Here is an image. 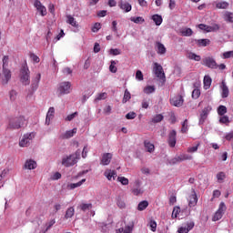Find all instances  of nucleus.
Masks as SVG:
<instances>
[{
	"instance_id": "obj_1",
	"label": "nucleus",
	"mask_w": 233,
	"mask_h": 233,
	"mask_svg": "<svg viewBox=\"0 0 233 233\" xmlns=\"http://www.w3.org/2000/svg\"><path fill=\"white\" fill-rule=\"evenodd\" d=\"M81 156V151L77 150L76 151V153L64 157L62 158V165L63 167H66V168H68L69 167H74V165H76L77 163V159H79Z\"/></svg>"
},
{
	"instance_id": "obj_2",
	"label": "nucleus",
	"mask_w": 233,
	"mask_h": 233,
	"mask_svg": "<svg viewBox=\"0 0 233 233\" xmlns=\"http://www.w3.org/2000/svg\"><path fill=\"white\" fill-rule=\"evenodd\" d=\"M20 81L25 86L30 85V69L26 64H24L20 69Z\"/></svg>"
},
{
	"instance_id": "obj_3",
	"label": "nucleus",
	"mask_w": 233,
	"mask_h": 233,
	"mask_svg": "<svg viewBox=\"0 0 233 233\" xmlns=\"http://www.w3.org/2000/svg\"><path fill=\"white\" fill-rule=\"evenodd\" d=\"M24 125H25V117L23 116L11 117L9 119V124L7 128H10L11 130H18V128H21V127Z\"/></svg>"
},
{
	"instance_id": "obj_4",
	"label": "nucleus",
	"mask_w": 233,
	"mask_h": 233,
	"mask_svg": "<svg viewBox=\"0 0 233 233\" xmlns=\"http://www.w3.org/2000/svg\"><path fill=\"white\" fill-rule=\"evenodd\" d=\"M34 137H35V133L34 132L25 134L19 141V147H30V143H32Z\"/></svg>"
},
{
	"instance_id": "obj_5",
	"label": "nucleus",
	"mask_w": 233,
	"mask_h": 233,
	"mask_svg": "<svg viewBox=\"0 0 233 233\" xmlns=\"http://www.w3.org/2000/svg\"><path fill=\"white\" fill-rule=\"evenodd\" d=\"M153 72L156 76L160 79V81H162V83H165L167 81L165 72L163 71V66H161V65H159L158 63L154 64Z\"/></svg>"
},
{
	"instance_id": "obj_6",
	"label": "nucleus",
	"mask_w": 233,
	"mask_h": 233,
	"mask_svg": "<svg viewBox=\"0 0 233 233\" xmlns=\"http://www.w3.org/2000/svg\"><path fill=\"white\" fill-rule=\"evenodd\" d=\"M192 159V156L182 154L178 157H176L169 160V165H177V163H181V161H190Z\"/></svg>"
},
{
	"instance_id": "obj_7",
	"label": "nucleus",
	"mask_w": 233,
	"mask_h": 233,
	"mask_svg": "<svg viewBox=\"0 0 233 233\" xmlns=\"http://www.w3.org/2000/svg\"><path fill=\"white\" fill-rule=\"evenodd\" d=\"M41 81V73H37L32 79L30 94H34L39 88V82Z\"/></svg>"
},
{
	"instance_id": "obj_8",
	"label": "nucleus",
	"mask_w": 233,
	"mask_h": 233,
	"mask_svg": "<svg viewBox=\"0 0 233 233\" xmlns=\"http://www.w3.org/2000/svg\"><path fill=\"white\" fill-rule=\"evenodd\" d=\"M2 84L8 85V81L12 79V72L8 68H3V73L1 76Z\"/></svg>"
},
{
	"instance_id": "obj_9",
	"label": "nucleus",
	"mask_w": 233,
	"mask_h": 233,
	"mask_svg": "<svg viewBox=\"0 0 233 233\" xmlns=\"http://www.w3.org/2000/svg\"><path fill=\"white\" fill-rule=\"evenodd\" d=\"M70 82H62L59 85L58 92L60 96H63L65 94H70Z\"/></svg>"
},
{
	"instance_id": "obj_10",
	"label": "nucleus",
	"mask_w": 233,
	"mask_h": 233,
	"mask_svg": "<svg viewBox=\"0 0 233 233\" xmlns=\"http://www.w3.org/2000/svg\"><path fill=\"white\" fill-rule=\"evenodd\" d=\"M202 65L208 66V68H218V63H216V60L210 56L204 58L202 60Z\"/></svg>"
},
{
	"instance_id": "obj_11",
	"label": "nucleus",
	"mask_w": 233,
	"mask_h": 233,
	"mask_svg": "<svg viewBox=\"0 0 233 233\" xmlns=\"http://www.w3.org/2000/svg\"><path fill=\"white\" fill-rule=\"evenodd\" d=\"M177 136V133L174 129L171 130L168 134L167 143H168L169 147H171V148H174V147H176Z\"/></svg>"
},
{
	"instance_id": "obj_12",
	"label": "nucleus",
	"mask_w": 233,
	"mask_h": 233,
	"mask_svg": "<svg viewBox=\"0 0 233 233\" xmlns=\"http://www.w3.org/2000/svg\"><path fill=\"white\" fill-rule=\"evenodd\" d=\"M195 223L194 221L187 222L186 226H182L178 228V233H188L192 228H194Z\"/></svg>"
},
{
	"instance_id": "obj_13",
	"label": "nucleus",
	"mask_w": 233,
	"mask_h": 233,
	"mask_svg": "<svg viewBox=\"0 0 233 233\" xmlns=\"http://www.w3.org/2000/svg\"><path fill=\"white\" fill-rule=\"evenodd\" d=\"M112 157H113L112 153H104L102 155L100 165H103L104 167L110 165V162L112 161Z\"/></svg>"
},
{
	"instance_id": "obj_14",
	"label": "nucleus",
	"mask_w": 233,
	"mask_h": 233,
	"mask_svg": "<svg viewBox=\"0 0 233 233\" xmlns=\"http://www.w3.org/2000/svg\"><path fill=\"white\" fill-rule=\"evenodd\" d=\"M210 110H212V107L208 106L205 107L201 114H200V118H199V125H203V123H205V121L207 120V117H208V113L210 112Z\"/></svg>"
},
{
	"instance_id": "obj_15",
	"label": "nucleus",
	"mask_w": 233,
	"mask_h": 233,
	"mask_svg": "<svg viewBox=\"0 0 233 233\" xmlns=\"http://www.w3.org/2000/svg\"><path fill=\"white\" fill-rule=\"evenodd\" d=\"M35 7L38 10V12H40V15H42L43 17L46 15V7H45V5L41 4V1H35Z\"/></svg>"
},
{
	"instance_id": "obj_16",
	"label": "nucleus",
	"mask_w": 233,
	"mask_h": 233,
	"mask_svg": "<svg viewBox=\"0 0 233 233\" xmlns=\"http://www.w3.org/2000/svg\"><path fill=\"white\" fill-rule=\"evenodd\" d=\"M118 6L121 8V10H124V12L128 13L132 10V5L128 2H125L123 0H120L118 2Z\"/></svg>"
},
{
	"instance_id": "obj_17",
	"label": "nucleus",
	"mask_w": 233,
	"mask_h": 233,
	"mask_svg": "<svg viewBox=\"0 0 233 233\" xmlns=\"http://www.w3.org/2000/svg\"><path fill=\"white\" fill-rule=\"evenodd\" d=\"M184 99L182 96H177L173 97L170 100L171 105H173V106H183V103H184Z\"/></svg>"
},
{
	"instance_id": "obj_18",
	"label": "nucleus",
	"mask_w": 233,
	"mask_h": 233,
	"mask_svg": "<svg viewBox=\"0 0 233 233\" xmlns=\"http://www.w3.org/2000/svg\"><path fill=\"white\" fill-rule=\"evenodd\" d=\"M220 89H221L222 99L227 98L228 96V95L230 94V91L228 90V86H227V83H225V81H222Z\"/></svg>"
},
{
	"instance_id": "obj_19",
	"label": "nucleus",
	"mask_w": 233,
	"mask_h": 233,
	"mask_svg": "<svg viewBox=\"0 0 233 233\" xmlns=\"http://www.w3.org/2000/svg\"><path fill=\"white\" fill-rule=\"evenodd\" d=\"M77 134V128H73L71 130L66 131L61 135L62 139H70V137H74V135Z\"/></svg>"
},
{
	"instance_id": "obj_20",
	"label": "nucleus",
	"mask_w": 233,
	"mask_h": 233,
	"mask_svg": "<svg viewBox=\"0 0 233 233\" xmlns=\"http://www.w3.org/2000/svg\"><path fill=\"white\" fill-rule=\"evenodd\" d=\"M27 170H35L37 168V163L32 159L26 160L24 166Z\"/></svg>"
},
{
	"instance_id": "obj_21",
	"label": "nucleus",
	"mask_w": 233,
	"mask_h": 233,
	"mask_svg": "<svg viewBox=\"0 0 233 233\" xmlns=\"http://www.w3.org/2000/svg\"><path fill=\"white\" fill-rule=\"evenodd\" d=\"M198 205V195L196 194V190L193 189V194L189 197V207H196Z\"/></svg>"
},
{
	"instance_id": "obj_22",
	"label": "nucleus",
	"mask_w": 233,
	"mask_h": 233,
	"mask_svg": "<svg viewBox=\"0 0 233 233\" xmlns=\"http://www.w3.org/2000/svg\"><path fill=\"white\" fill-rule=\"evenodd\" d=\"M156 48H157V54L160 56L167 54V47L161 42H156Z\"/></svg>"
},
{
	"instance_id": "obj_23",
	"label": "nucleus",
	"mask_w": 233,
	"mask_h": 233,
	"mask_svg": "<svg viewBox=\"0 0 233 233\" xmlns=\"http://www.w3.org/2000/svg\"><path fill=\"white\" fill-rule=\"evenodd\" d=\"M104 176H106L108 181H112V179H116V176H117V174L114 170L106 169Z\"/></svg>"
},
{
	"instance_id": "obj_24",
	"label": "nucleus",
	"mask_w": 233,
	"mask_h": 233,
	"mask_svg": "<svg viewBox=\"0 0 233 233\" xmlns=\"http://www.w3.org/2000/svg\"><path fill=\"white\" fill-rule=\"evenodd\" d=\"M180 34L184 37H190L192 35V34H194V31H192V28H190V27H184V28L180 29Z\"/></svg>"
},
{
	"instance_id": "obj_25",
	"label": "nucleus",
	"mask_w": 233,
	"mask_h": 233,
	"mask_svg": "<svg viewBox=\"0 0 233 233\" xmlns=\"http://www.w3.org/2000/svg\"><path fill=\"white\" fill-rule=\"evenodd\" d=\"M86 181V179L83 178L82 180H80L77 183L67 184V188H68V190H74V188H79V187H81V185H83V183H85Z\"/></svg>"
},
{
	"instance_id": "obj_26",
	"label": "nucleus",
	"mask_w": 233,
	"mask_h": 233,
	"mask_svg": "<svg viewBox=\"0 0 233 233\" xmlns=\"http://www.w3.org/2000/svg\"><path fill=\"white\" fill-rule=\"evenodd\" d=\"M66 23L68 25H71V26H74L75 28H77L79 26V25L77 24V21H76V18H74V16L67 15H66Z\"/></svg>"
},
{
	"instance_id": "obj_27",
	"label": "nucleus",
	"mask_w": 233,
	"mask_h": 233,
	"mask_svg": "<svg viewBox=\"0 0 233 233\" xmlns=\"http://www.w3.org/2000/svg\"><path fill=\"white\" fill-rule=\"evenodd\" d=\"M134 229V224H131L130 226H127L125 228H120L118 230H116V233H132V230Z\"/></svg>"
},
{
	"instance_id": "obj_28",
	"label": "nucleus",
	"mask_w": 233,
	"mask_h": 233,
	"mask_svg": "<svg viewBox=\"0 0 233 233\" xmlns=\"http://www.w3.org/2000/svg\"><path fill=\"white\" fill-rule=\"evenodd\" d=\"M198 46H208L210 45L209 39H195Z\"/></svg>"
},
{
	"instance_id": "obj_29",
	"label": "nucleus",
	"mask_w": 233,
	"mask_h": 233,
	"mask_svg": "<svg viewBox=\"0 0 233 233\" xmlns=\"http://www.w3.org/2000/svg\"><path fill=\"white\" fill-rule=\"evenodd\" d=\"M187 59H191L193 61H201V56L196 55L193 52H188L187 54Z\"/></svg>"
},
{
	"instance_id": "obj_30",
	"label": "nucleus",
	"mask_w": 233,
	"mask_h": 233,
	"mask_svg": "<svg viewBox=\"0 0 233 233\" xmlns=\"http://www.w3.org/2000/svg\"><path fill=\"white\" fill-rule=\"evenodd\" d=\"M212 85V78L208 76H204V88L205 90H208L210 88V86Z\"/></svg>"
},
{
	"instance_id": "obj_31",
	"label": "nucleus",
	"mask_w": 233,
	"mask_h": 233,
	"mask_svg": "<svg viewBox=\"0 0 233 233\" xmlns=\"http://www.w3.org/2000/svg\"><path fill=\"white\" fill-rule=\"evenodd\" d=\"M144 145H145V148H146V150H147V152H149L150 154H152V152H154L156 147H155L154 144L150 143V141L146 140L144 142Z\"/></svg>"
},
{
	"instance_id": "obj_32",
	"label": "nucleus",
	"mask_w": 233,
	"mask_h": 233,
	"mask_svg": "<svg viewBox=\"0 0 233 233\" xmlns=\"http://www.w3.org/2000/svg\"><path fill=\"white\" fill-rule=\"evenodd\" d=\"M130 99H132V95L130 94V91H128V89H126L122 99L123 105H125L127 101H130Z\"/></svg>"
},
{
	"instance_id": "obj_33",
	"label": "nucleus",
	"mask_w": 233,
	"mask_h": 233,
	"mask_svg": "<svg viewBox=\"0 0 233 233\" xmlns=\"http://www.w3.org/2000/svg\"><path fill=\"white\" fill-rule=\"evenodd\" d=\"M152 20L154 21L155 25H157V26L161 25V23H163V17H161L159 15H153Z\"/></svg>"
},
{
	"instance_id": "obj_34",
	"label": "nucleus",
	"mask_w": 233,
	"mask_h": 233,
	"mask_svg": "<svg viewBox=\"0 0 233 233\" xmlns=\"http://www.w3.org/2000/svg\"><path fill=\"white\" fill-rule=\"evenodd\" d=\"M74 214H76V210L74 209V207L67 208L65 215L66 219H70V218H74Z\"/></svg>"
},
{
	"instance_id": "obj_35",
	"label": "nucleus",
	"mask_w": 233,
	"mask_h": 233,
	"mask_svg": "<svg viewBox=\"0 0 233 233\" xmlns=\"http://www.w3.org/2000/svg\"><path fill=\"white\" fill-rule=\"evenodd\" d=\"M224 19L228 21V23H233V13L226 11L224 13Z\"/></svg>"
},
{
	"instance_id": "obj_36",
	"label": "nucleus",
	"mask_w": 233,
	"mask_h": 233,
	"mask_svg": "<svg viewBox=\"0 0 233 233\" xmlns=\"http://www.w3.org/2000/svg\"><path fill=\"white\" fill-rule=\"evenodd\" d=\"M216 8L227 10V8H228V2H218L216 4Z\"/></svg>"
},
{
	"instance_id": "obj_37",
	"label": "nucleus",
	"mask_w": 233,
	"mask_h": 233,
	"mask_svg": "<svg viewBox=\"0 0 233 233\" xmlns=\"http://www.w3.org/2000/svg\"><path fill=\"white\" fill-rule=\"evenodd\" d=\"M147 207H148V201L143 200L138 204L137 210H139L141 212V211L145 210L147 208Z\"/></svg>"
},
{
	"instance_id": "obj_38",
	"label": "nucleus",
	"mask_w": 233,
	"mask_h": 233,
	"mask_svg": "<svg viewBox=\"0 0 233 233\" xmlns=\"http://www.w3.org/2000/svg\"><path fill=\"white\" fill-rule=\"evenodd\" d=\"M156 92V86H147L144 88L145 94H154Z\"/></svg>"
},
{
	"instance_id": "obj_39",
	"label": "nucleus",
	"mask_w": 233,
	"mask_h": 233,
	"mask_svg": "<svg viewBox=\"0 0 233 233\" xmlns=\"http://www.w3.org/2000/svg\"><path fill=\"white\" fill-rule=\"evenodd\" d=\"M79 208L83 210V212H86V210H90L92 208V203L89 204H81Z\"/></svg>"
},
{
	"instance_id": "obj_40",
	"label": "nucleus",
	"mask_w": 233,
	"mask_h": 233,
	"mask_svg": "<svg viewBox=\"0 0 233 233\" xmlns=\"http://www.w3.org/2000/svg\"><path fill=\"white\" fill-rule=\"evenodd\" d=\"M218 116H225L227 114V106H219L218 107Z\"/></svg>"
},
{
	"instance_id": "obj_41",
	"label": "nucleus",
	"mask_w": 233,
	"mask_h": 233,
	"mask_svg": "<svg viewBox=\"0 0 233 233\" xmlns=\"http://www.w3.org/2000/svg\"><path fill=\"white\" fill-rule=\"evenodd\" d=\"M164 116L161 114L156 115L153 118H152V123H161V121H163Z\"/></svg>"
},
{
	"instance_id": "obj_42",
	"label": "nucleus",
	"mask_w": 233,
	"mask_h": 233,
	"mask_svg": "<svg viewBox=\"0 0 233 233\" xmlns=\"http://www.w3.org/2000/svg\"><path fill=\"white\" fill-rule=\"evenodd\" d=\"M116 61L112 60L111 65L109 66V71L112 72V74H116V72H117V67L116 66Z\"/></svg>"
},
{
	"instance_id": "obj_43",
	"label": "nucleus",
	"mask_w": 233,
	"mask_h": 233,
	"mask_svg": "<svg viewBox=\"0 0 233 233\" xmlns=\"http://www.w3.org/2000/svg\"><path fill=\"white\" fill-rule=\"evenodd\" d=\"M188 130V120H184V122L182 123V128H181V132L183 134H186V132H187Z\"/></svg>"
},
{
	"instance_id": "obj_44",
	"label": "nucleus",
	"mask_w": 233,
	"mask_h": 233,
	"mask_svg": "<svg viewBox=\"0 0 233 233\" xmlns=\"http://www.w3.org/2000/svg\"><path fill=\"white\" fill-rule=\"evenodd\" d=\"M225 177H227L225 175V172H219L217 174V179H218V183L223 182L225 180Z\"/></svg>"
},
{
	"instance_id": "obj_45",
	"label": "nucleus",
	"mask_w": 233,
	"mask_h": 233,
	"mask_svg": "<svg viewBox=\"0 0 233 233\" xmlns=\"http://www.w3.org/2000/svg\"><path fill=\"white\" fill-rule=\"evenodd\" d=\"M179 212H181V209L179 208V207H175L173 208V212H172L171 218L173 219H176V218H177V214H179Z\"/></svg>"
},
{
	"instance_id": "obj_46",
	"label": "nucleus",
	"mask_w": 233,
	"mask_h": 233,
	"mask_svg": "<svg viewBox=\"0 0 233 233\" xmlns=\"http://www.w3.org/2000/svg\"><path fill=\"white\" fill-rule=\"evenodd\" d=\"M116 205H117L118 208H127V204L125 203V200H123L119 198H117Z\"/></svg>"
},
{
	"instance_id": "obj_47",
	"label": "nucleus",
	"mask_w": 233,
	"mask_h": 233,
	"mask_svg": "<svg viewBox=\"0 0 233 233\" xmlns=\"http://www.w3.org/2000/svg\"><path fill=\"white\" fill-rule=\"evenodd\" d=\"M198 28L199 30H204V32H210V25H207L205 24H199Z\"/></svg>"
},
{
	"instance_id": "obj_48",
	"label": "nucleus",
	"mask_w": 233,
	"mask_h": 233,
	"mask_svg": "<svg viewBox=\"0 0 233 233\" xmlns=\"http://www.w3.org/2000/svg\"><path fill=\"white\" fill-rule=\"evenodd\" d=\"M131 21H132L133 23H136V24L145 23V18H144V17H141V16L132 17V18H131Z\"/></svg>"
},
{
	"instance_id": "obj_49",
	"label": "nucleus",
	"mask_w": 233,
	"mask_h": 233,
	"mask_svg": "<svg viewBox=\"0 0 233 233\" xmlns=\"http://www.w3.org/2000/svg\"><path fill=\"white\" fill-rule=\"evenodd\" d=\"M149 227H150L152 232H156V230L157 228V223L156 222V220H150Z\"/></svg>"
},
{
	"instance_id": "obj_50",
	"label": "nucleus",
	"mask_w": 233,
	"mask_h": 233,
	"mask_svg": "<svg viewBox=\"0 0 233 233\" xmlns=\"http://www.w3.org/2000/svg\"><path fill=\"white\" fill-rule=\"evenodd\" d=\"M225 210H227V206L225 205V202H221L219 204L218 212H220L221 214H225Z\"/></svg>"
},
{
	"instance_id": "obj_51",
	"label": "nucleus",
	"mask_w": 233,
	"mask_h": 233,
	"mask_svg": "<svg viewBox=\"0 0 233 233\" xmlns=\"http://www.w3.org/2000/svg\"><path fill=\"white\" fill-rule=\"evenodd\" d=\"M223 218V213L217 211L213 217V221H219Z\"/></svg>"
},
{
	"instance_id": "obj_52",
	"label": "nucleus",
	"mask_w": 233,
	"mask_h": 233,
	"mask_svg": "<svg viewBox=\"0 0 233 233\" xmlns=\"http://www.w3.org/2000/svg\"><path fill=\"white\" fill-rule=\"evenodd\" d=\"M55 113H56V109L54 107H50L46 114L47 119H50V117L53 118Z\"/></svg>"
},
{
	"instance_id": "obj_53",
	"label": "nucleus",
	"mask_w": 233,
	"mask_h": 233,
	"mask_svg": "<svg viewBox=\"0 0 233 233\" xmlns=\"http://www.w3.org/2000/svg\"><path fill=\"white\" fill-rule=\"evenodd\" d=\"M117 181H119V183H121V185H128V178H127L125 177H118Z\"/></svg>"
},
{
	"instance_id": "obj_54",
	"label": "nucleus",
	"mask_w": 233,
	"mask_h": 233,
	"mask_svg": "<svg viewBox=\"0 0 233 233\" xmlns=\"http://www.w3.org/2000/svg\"><path fill=\"white\" fill-rule=\"evenodd\" d=\"M199 96H201V91H199V89H194L192 92L193 99H198Z\"/></svg>"
},
{
	"instance_id": "obj_55",
	"label": "nucleus",
	"mask_w": 233,
	"mask_h": 233,
	"mask_svg": "<svg viewBox=\"0 0 233 233\" xmlns=\"http://www.w3.org/2000/svg\"><path fill=\"white\" fill-rule=\"evenodd\" d=\"M209 32H218V30H219L220 26L218 24H213L211 25H209Z\"/></svg>"
},
{
	"instance_id": "obj_56",
	"label": "nucleus",
	"mask_w": 233,
	"mask_h": 233,
	"mask_svg": "<svg viewBox=\"0 0 233 233\" xmlns=\"http://www.w3.org/2000/svg\"><path fill=\"white\" fill-rule=\"evenodd\" d=\"M103 99H106V93L98 94L97 96L95 98V101H101Z\"/></svg>"
},
{
	"instance_id": "obj_57",
	"label": "nucleus",
	"mask_w": 233,
	"mask_h": 233,
	"mask_svg": "<svg viewBox=\"0 0 233 233\" xmlns=\"http://www.w3.org/2000/svg\"><path fill=\"white\" fill-rule=\"evenodd\" d=\"M219 123H223V124L230 123V119L228 118V116L223 115V116L219 118Z\"/></svg>"
},
{
	"instance_id": "obj_58",
	"label": "nucleus",
	"mask_w": 233,
	"mask_h": 233,
	"mask_svg": "<svg viewBox=\"0 0 233 233\" xmlns=\"http://www.w3.org/2000/svg\"><path fill=\"white\" fill-rule=\"evenodd\" d=\"M101 30V24L100 23H96L93 27H92V32H99Z\"/></svg>"
},
{
	"instance_id": "obj_59",
	"label": "nucleus",
	"mask_w": 233,
	"mask_h": 233,
	"mask_svg": "<svg viewBox=\"0 0 233 233\" xmlns=\"http://www.w3.org/2000/svg\"><path fill=\"white\" fill-rule=\"evenodd\" d=\"M9 96L12 101H15V97H17V92L15 90H11Z\"/></svg>"
},
{
	"instance_id": "obj_60",
	"label": "nucleus",
	"mask_w": 233,
	"mask_h": 233,
	"mask_svg": "<svg viewBox=\"0 0 233 233\" xmlns=\"http://www.w3.org/2000/svg\"><path fill=\"white\" fill-rule=\"evenodd\" d=\"M224 59H230V57H233V51H228L223 53Z\"/></svg>"
},
{
	"instance_id": "obj_61",
	"label": "nucleus",
	"mask_w": 233,
	"mask_h": 233,
	"mask_svg": "<svg viewBox=\"0 0 233 233\" xmlns=\"http://www.w3.org/2000/svg\"><path fill=\"white\" fill-rule=\"evenodd\" d=\"M136 79H137L138 81H143V72H141V70L137 71Z\"/></svg>"
},
{
	"instance_id": "obj_62",
	"label": "nucleus",
	"mask_w": 233,
	"mask_h": 233,
	"mask_svg": "<svg viewBox=\"0 0 233 233\" xmlns=\"http://www.w3.org/2000/svg\"><path fill=\"white\" fill-rule=\"evenodd\" d=\"M150 105V99H144L142 100V108H148V106Z\"/></svg>"
},
{
	"instance_id": "obj_63",
	"label": "nucleus",
	"mask_w": 233,
	"mask_h": 233,
	"mask_svg": "<svg viewBox=\"0 0 233 233\" xmlns=\"http://www.w3.org/2000/svg\"><path fill=\"white\" fill-rule=\"evenodd\" d=\"M126 119H136V112H129L126 115Z\"/></svg>"
},
{
	"instance_id": "obj_64",
	"label": "nucleus",
	"mask_w": 233,
	"mask_h": 233,
	"mask_svg": "<svg viewBox=\"0 0 233 233\" xmlns=\"http://www.w3.org/2000/svg\"><path fill=\"white\" fill-rule=\"evenodd\" d=\"M6 66H8V56L3 57V68H6Z\"/></svg>"
}]
</instances>
